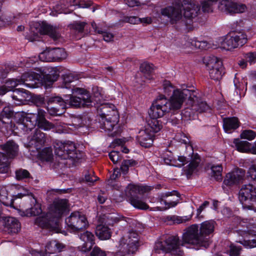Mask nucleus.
<instances>
[{
    "mask_svg": "<svg viewBox=\"0 0 256 256\" xmlns=\"http://www.w3.org/2000/svg\"><path fill=\"white\" fill-rule=\"evenodd\" d=\"M215 222L214 220H207L202 222L199 228L196 224L188 227L182 236L183 242L207 248L211 243L210 235L214 231Z\"/></svg>",
    "mask_w": 256,
    "mask_h": 256,
    "instance_id": "f257e3e1",
    "label": "nucleus"
},
{
    "mask_svg": "<svg viewBox=\"0 0 256 256\" xmlns=\"http://www.w3.org/2000/svg\"><path fill=\"white\" fill-rule=\"evenodd\" d=\"M68 206V200L66 199L54 200L48 212L36 218L35 224L42 228L60 232V218L66 211Z\"/></svg>",
    "mask_w": 256,
    "mask_h": 256,
    "instance_id": "f03ea898",
    "label": "nucleus"
},
{
    "mask_svg": "<svg viewBox=\"0 0 256 256\" xmlns=\"http://www.w3.org/2000/svg\"><path fill=\"white\" fill-rule=\"evenodd\" d=\"M68 206V200L66 199L54 200L48 212L36 218L35 224L42 228L60 232V218L66 211Z\"/></svg>",
    "mask_w": 256,
    "mask_h": 256,
    "instance_id": "7ed1b4c3",
    "label": "nucleus"
},
{
    "mask_svg": "<svg viewBox=\"0 0 256 256\" xmlns=\"http://www.w3.org/2000/svg\"><path fill=\"white\" fill-rule=\"evenodd\" d=\"M184 10V16L188 19L196 17L200 11V6L195 0H176L172 5L166 6L161 10L162 16H167L170 19L172 24H174L182 18V8Z\"/></svg>",
    "mask_w": 256,
    "mask_h": 256,
    "instance_id": "20e7f679",
    "label": "nucleus"
},
{
    "mask_svg": "<svg viewBox=\"0 0 256 256\" xmlns=\"http://www.w3.org/2000/svg\"><path fill=\"white\" fill-rule=\"evenodd\" d=\"M182 243L177 235H164L160 240L156 242L154 246L156 252L170 253L175 256H182L183 252L180 250Z\"/></svg>",
    "mask_w": 256,
    "mask_h": 256,
    "instance_id": "39448f33",
    "label": "nucleus"
},
{
    "mask_svg": "<svg viewBox=\"0 0 256 256\" xmlns=\"http://www.w3.org/2000/svg\"><path fill=\"white\" fill-rule=\"evenodd\" d=\"M152 187L148 186L129 184L126 190L128 200L136 208L146 210L149 208L148 205L141 199L138 195L150 192Z\"/></svg>",
    "mask_w": 256,
    "mask_h": 256,
    "instance_id": "423d86ee",
    "label": "nucleus"
},
{
    "mask_svg": "<svg viewBox=\"0 0 256 256\" xmlns=\"http://www.w3.org/2000/svg\"><path fill=\"white\" fill-rule=\"evenodd\" d=\"M139 238L138 232L133 230H130L119 242L116 256H126L133 254L138 250Z\"/></svg>",
    "mask_w": 256,
    "mask_h": 256,
    "instance_id": "0eeeda50",
    "label": "nucleus"
},
{
    "mask_svg": "<svg viewBox=\"0 0 256 256\" xmlns=\"http://www.w3.org/2000/svg\"><path fill=\"white\" fill-rule=\"evenodd\" d=\"M48 35L51 38L56 40L60 37V34L53 26L42 22L41 25L36 24L30 28V32L26 36V38L30 42L40 40V36Z\"/></svg>",
    "mask_w": 256,
    "mask_h": 256,
    "instance_id": "6e6552de",
    "label": "nucleus"
},
{
    "mask_svg": "<svg viewBox=\"0 0 256 256\" xmlns=\"http://www.w3.org/2000/svg\"><path fill=\"white\" fill-rule=\"evenodd\" d=\"M72 94L77 96L70 95L69 99H66V104L74 108L84 107L91 105L92 101L90 94L86 90L76 88L72 89Z\"/></svg>",
    "mask_w": 256,
    "mask_h": 256,
    "instance_id": "1a4fd4ad",
    "label": "nucleus"
},
{
    "mask_svg": "<svg viewBox=\"0 0 256 256\" xmlns=\"http://www.w3.org/2000/svg\"><path fill=\"white\" fill-rule=\"evenodd\" d=\"M238 198L244 209H256L252 206V202H256V188L252 184H245L242 186L239 192Z\"/></svg>",
    "mask_w": 256,
    "mask_h": 256,
    "instance_id": "9d476101",
    "label": "nucleus"
},
{
    "mask_svg": "<svg viewBox=\"0 0 256 256\" xmlns=\"http://www.w3.org/2000/svg\"><path fill=\"white\" fill-rule=\"evenodd\" d=\"M196 98L193 95L192 90L188 89H183L180 90L178 89L174 91V94L171 96L170 100L166 98L168 107H170V110L174 111L178 110L182 108V106L185 100L190 98Z\"/></svg>",
    "mask_w": 256,
    "mask_h": 256,
    "instance_id": "9b49d317",
    "label": "nucleus"
},
{
    "mask_svg": "<svg viewBox=\"0 0 256 256\" xmlns=\"http://www.w3.org/2000/svg\"><path fill=\"white\" fill-rule=\"evenodd\" d=\"M246 35L242 32H232L228 34L222 42V48L230 50L242 46L247 42Z\"/></svg>",
    "mask_w": 256,
    "mask_h": 256,
    "instance_id": "f8f14e48",
    "label": "nucleus"
},
{
    "mask_svg": "<svg viewBox=\"0 0 256 256\" xmlns=\"http://www.w3.org/2000/svg\"><path fill=\"white\" fill-rule=\"evenodd\" d=\"M65 222L69 230L74 232L86 228L88 223L86 216L79 212H74L66 218Z\"/></svg>",
    "mask_w": 256,
    "mask_h": 256,
    "instance_id": "ddd939ff",
    "label": "nucleus"
},
{
    "mask_svg": "<svg viewBox=\"0 0 256 256\" xmlns=\"http://www.w3.org/2000/svg\"><path fill=\"white\" fill-rule=\"evenodd\" d=\"M166 98L164 95L159 96L152 104L148 113L150 118H159L170 112Z\"/></svg>",
    "mask_w": 256,
    "mask_h": 256,
    "instance_id": "4468645a",
    "label": "nucleus"
},
{
    "mask_svg": "<svg viewBox=\"0 0 256 256\" xmlns=\"http://www.w3.org/2000/svg\"><path fill=\"white\" fill-rule=\"evenodd\" d=\"M47 110L50 115H60L65 112L66 99L56 95L46 96Z\"/></svg>",
    "mask_w": 256,
    "mask_h": 256,
    "instance_id": "2eb2a0df",
    "label": "nucleus"
},
{
    "mask_svg": "<svg viewBox=\"0 0 256 256\" xmlns=\"http://www.w3.org/2000/svg\"><path fill=\"white\" fill-rule=\"evenodd\" d=\"M218 9L226 14L242 13L246 9L244 4L236 2L231 0H222L218 6Z\"/></svg>",
    "mask_w": 256,
    "mask_h": 256,
    "instance_id": "dca6fc26",
    "label": "nucleus"
},
{
    "mask_svg": "<svg viewBox=\"0 0 256 256\" xmlns=\"http://www.w3.org/2000/svg\"><path fill=\"white\" fill-rule=\"evenodd\" d=\"M55 153L62 159H74L77 158L75 144L70 141H66L62 144Z\"/></svg>",
    "mask_w": 256,
    "mask_h": 256,
    "instance_id": "f3484780",
    "label": "nucleus"
},
{
    "mask_svg": "<svg viewBox=\"0 0 256 256\" xmlns=\"http://www.w3.org/2000/svg\"><path fill=\"white\" fill-rule=\"evenodd\" d=\"M246 174L244 170L236 168L232 172L227 174L224 178L223 184L228 186L237 185L242 182Z\"/></svg>",
    "mask_w": 256,
    "mask_h": 256,
    "instance_id": "a211bd4d",
    "label": "nucleus"
},
{
    "mask_svg": "<svg viewBox=\"0 0 256 256\" xmlns=\"http://www.w3.org/2000/svg\"><path fill=\"white\" fill-rule=\"evenodd\" d=\"M42 84L46 87H50L58 80L60 72L57 68H45L41 71Z\"/></svg>",
    "mask_w": 256,
    "mask_h": 256,
    "instance_id": "6ab92c4d",
    "label": "nucleus"
},
{
    "mask_svg": "<svg viewBox=\"0 0 256 256\" xmlns=\"http://www.w3.org/2000/svg\"><path fill=\"white\" fill-rule=\"evenodd\" d=\"M6 232L10 234L18 233L20 229V224L14 218L7 216L2 218L0 221Z\"/></svg>",
    "mask_w": 256,
    "mask_h": 256,
    "instance_id": "aec40b11",
    "label": "nucleus"
},
{
    "mask_svg": "<svg viewBox=\"0 0 256 256\" xmlns=\"http://www.w3.org/2000/svg\"><path fill=\"white\" fill-rule=\"evenodd\" d=\"M180 197V193L176 190L166 192L160 194V199L162 203H164L166 208H169L175 206L178 202Z\"/></svg>",
    "mask_w": 256,
    "mask_h": 256,
    "instance_id": "412c9836",
    "label": "nucleus"
},
{
    "mask_svg": "<svg viewBox=\"0 0 256 256\" xmlns=\"http://www.w3.org/2000/svg\"><path fill=\"white\" fill-rule=\"evenodd\" d=\"M35 118L36 124L38 126V128H41L44 130H49L54 128V124L50 122L46 118V112L40 109H38L36 114L32 115Z\"/></svg>",
    "mask_w": 256,
    "mask_h": 256,
    "instance_id": "4be33fe9",
    "label": "nucleus"
},
{
    "mask_svg": "<svg viewBox=\"0 0 256 256\" xmlns=\"http://www.w3.org/2000/svg\"><path fill=\"white\" fill-rule=\"evenodd\" d=\"M200 162L201 158L198 154H196L192 156L190 164L184 168V174L188 179L190 178L194 174L198 172Z\"/></svg>",
    "mask_w": 256,
    "mask_h": 256,
    "instance_id": "5701e85b",
    "label": "nucleus"
},
{
    "mask_svg": "<svg viewBox=\"0 0 256 256\" xmlns=\"http://www.w3.org/2000/svg\"><path fill=\"white\" fill-rule=\"evenodd\" d=\"M193 95L196 96V98H190L188 100V104H193V109L199 113L204 112H208L210 110V106L207 103L202 101L201 99L197 96L196 92L194 90H191Z\"/></svg>",
    "mask_w": 256,
    "mask_h": 256,
    "instance_id": "b1692460",
    "label": "nucleus"
},
{
    "mask_svg": "<svg viewBox=\"0 0 256 256\" xmlns=\"http://www.w3.org/2000/svg\"><path fill=\"white\" fill-rule=\"evenodd\" d=\"M154 134L149 132L148 128L144 130H140L137 136L138 142L140 144L145 148L150 147L154 142Z\"/></svg>",
    "mask_w": 256,
    "mask_h": 256,
    "instance_id": "393cba45",
    "label": "nucleus"
},
{
    "mask_svg": "<svg viewBox=\"0 0 256 256\" xmlns=\"http://www.w3.org/2000/svg\"><path fill=\"white\" fill-rule=\"evenodd\" d=\"M80 238L84 243L82 248V250L84 252L90 251L95 244V236L89 231H86L79 235Z\"/></svg>",
    "mask_w": 256,
    "mask_h": 256,
    "instance_id": "a878e982",
    "label": "nucleus"
},
{
    "mask_svg": "<svg viewBox=\"0 0 256 256\" xmlns=\"http://www.w3.org/2000/svg\"><path fill=\"white\" fill-rule=\"evenodd\" d=\"M100 117L112 118L113 120H119V114L115 106L112 104H106L100 109Z\"/></svg>",
    "mask_w": 256,
    "mask_h": 256,
    "instance_id": "bb28decb",
    "label": "nucleus"
},
{
    "mask_svg": "<svg viewBox=\"0 0 256 256\" xmlns=\"http://www.w3.org/2000/svg\"><path fill=\"white\" fill-rule=\"evenodd\" d=\"M30 206L26 210V215L28 216H36L42 213L41 205L33 194L28 196Z\"/></svg>",
    "mask_w": 256,
    "mask_h": 256,
    "instance_id": "cd10ccee",
    "label": "nucleus"
},
{
    "mask_svg": "<svg viewBox=\"0 0 256 256\" xmlns=\"http://www.w3.org/2000/svg\"><path fill=\"white\" fill-rule=\"evenodd\" d=\"M0 148L6 152V156L10 158H14L18 154V146L13 140H9L5 144L0 145Z\"/></svg>",
    "mask_w": 256,
    "mask_h": 256,
    "instance_id": "c85d7f7f",
    "label": "nucleus"
},
{
    "mask_svg": "<svg viewBox=\"0 0 256 256\" xmlns=\"http://www.w3.org/2000/svg\"><path fill=\"white\" fill-rule=\"evenodd\" d=\"M206 168L208 170H210V172L209 173V174L211 178H214L218 182L222 181V164H218L216 165L209 163L206 165Z\"/></svg>",
    "mask_w": 256,
    "mask_h": 256,
    "instance_id": "c756f323",
    "label": "nucleus"
},
{
    "mask_svg": "<svg viewBox=\"0 0 256 256\" xmlns=\"http://www.w3.org/2000/svg\"><path fill=\"white\" fill-rule=\"evenodd\" d=\"M65 245L57 240H52L48 242L46 246V254H57L62 250Z\"/></svg>",
    "mask_w": 256,
    "mask_h": 256,
    "instance_id": "7c9ffc66",
    "label": "nucleus"
},
{
    "mask_svg": "<svg viewBox=\"0 0 256 256\" xmlns=\"http://www.w3.org/2000/svg\"><path fill=\"white\" fill-rule=\"evenodd\" d=\"M32 77V76H30L28 74H25L22 75V78L20 79H10L8 80L6 82V84L8 88L11 89V90H12L14 88L16 87L18 84H22L27 85L30 87H32L34 85L33 84H30L26 82L28 81V78H29L30 80Z\"/></svg>",
    "mask_w": 256,
    "mask_h": 256,
    "instance_id": "2f4dec72",
    "label": "nucleus"
},
{
    "mask_svg": "<svg viewBox=\"0 0 256 256\" xmlns=\"http://www.w3.org/2000/svg\"><path fill=\"white\" fill-rule=\"evenodd\" d=\"M223 127L227 132H230L232 130H234L240 126V122L236 117L224 118L223 120Z\"/></svg>",
    "mask_w": 256,
    "mask_h": 256,
    "instance_id": "473e14b6",
    "label": "nucleus"
},
{
    "mask_svg": "<svg viewBox=\"0 0 256 256\" xmlns=\"http://www.w3.org/2000/svg\"><path fill=\"white\" fill-rule=\"evenodd\" d=\"M119 120H113L112 118L100 117L99 120L100 128L105 132H111Z\"/></svg>",
    "mask_w": 256,
    "mask_h": 256,
    "instance_id": "72a5a7b5",
    "label": "nucleus"
},
{
    "mask_svg": "<svg viewBox=\"0 0 256 256\" xmlns=\"http://www.w3.org/2000/svg\"><path fill=\"white\" fill-rule=\"evenodd\" d=\"M154 66L148 62H144L140 64V70L144 74L145 79L150 80L154 78Z\"/></svg>",
    "mask_w": 256,
    "mask_h": 256,
    "instance_id": "f704fd0d",
    "label": "nucleus"
},
{
    "mask_svg": "<svg viewBox=\"0 0 256 256\" xmlns=\"http://www.w3.org/2000/svg\"><path fill=\"white\" fill-rule=\"evenodd\" d=\"M34 118L32 116H27L23 118L22 122L18 124V128L23 130L25 133H29L34 128L36 124V122L32 121V119Z\"/></svg>",
    "mask_w": 256,
    "mask_h": 256,
    "instance_id": "c9c22d12",
    "label": "nucleus"
},
{
    "mask_svg": "<svg viewBox=\"0 0 256 256\" xmlns=\"http://www.w3.org/2000/svg\"><path fill=\"white\" fill-rule=\"evenodd\" d=\"M96 234L100 240H106L111 237L112 232L108 226L100 224L96 228Z\"/></svg>",
    "mask_w": 256,
    "mask_h": 256,
    "instance_id": "e433bc0d",
    "label": "nucleus"
},
{
    "mask_svg": "<svg viewBox=\"0 0 256 256\" xmlns=\"http://www.w3.org/2000/svg\"><path fill=\"white\" fill-rule=\"evenodd\" d=\"M9 159L4 153L0 152V174H10V170Z\"/></svg>",
    "mask_w": 256,
    "mask_h": 256,
    "instance_id": "4c0bfd02",
    "label": "nucleus"
},
{
    "mask_svg": "<svg viewBox=\"0 0 256 256\" xmlns=\"http://www.w3.org/2000/svg\"><path fill=\"white\" fill-rule=\"evenodd\" d=\"M32 141H34L36 148H40L46 142V134L38 129H36Z\"/></svg>",
    "mask_w": 256,
    "mask_h": 256,
    "instance_id": "58836bf2",
    "label": "nucleus"
},
{
    "mask_svg": "<svg viewBox=\"0 0 256 256\" xmlns=\"http://www.w3.org/2000/svg\"><path fill=\"white\" fill-rule=\"evenodd\" d=\"M204 63L206 64L208 70L217 68H221L222 66L221 60L214 56L204 58Z\"/></svg>",
    "mask_w": 256,
    "mask_h": 256,
    "instance_id": "ea45409f",
    "label": "nucleus"
},
{
    "mask_svg": "<svg viewBox=\"0 0 256 256\" xmlns=\"http://www.w3.org/2000/svg\"><path fill=\"white\" fill-rule=\"evenodd\" d=\"M148 121V124L150 128L149 132L153 134L160 132L162 128V122L158 118H150Z\"/></svg>",
    "mask_w": 256,
    "mask_h": 256,
    "instance_id": "a19ab883",
    "label": "nucleus"
},
{
    "mask_svg": "<svg viewBox=\"0 0 256 256\" xmlns=\"http://www.w3.org/2000/svg\"><path fill=\"white\" fill-rule=\"evenodd\" d=\"M50 56L52 59V62H54L65 58L66 54L64 48H50Z\"/></svg>",
    "mask_w": 256,
    "mask_h": 256,
    "instance_id": "79ce46f5",
    "label": "nucleus"
},
{
    "mask_svg": "<svg viewBox=\"0 0 256 256\" xmlns=\"http://www.w3.org/2000/svg\"><path fill=\"white\" fill-rule=\"evenodd\" d=\"M13 92L14 94L12 95V98L19 102L17 104H18L26 100L28 95L27 90L24 88H16L13 90Z\"/></svg>",
    "mask_w": 256,
    "mask_h": 256,
    "instance_id": "37998d69",
    "label": "nucleus"
},
{
    "mask_svg": "<svg viewBox=\"0 0 256 256\" xmlns=\"http://www.w3.org/2000/svg\"><path fill=\"white\" fill-rule=\"evenodd\" d=\"M14 115V111L12 108L10 106H5L0 114V122L3 124H8V122H6L4 119L6 118L9 120Z\"/></svg>",
    "mask_w": 256,
    "mask_h": 256,
    "instance_id": "c03bdc74",
    "label": "nucleus"
},
{
    "mask_svg": "<svg viewBox=\"0 0 256 256\" xmlns=\"http://www.w3.org/2000/svg\"><path fill=\"white\" fill-rule=\"evenodd\" d=\"M0 201L6 206L14 207V200L11 196L10 198L8 197V192L4 189L0 190Z\"/></svg>",
    "mask_w": 256,
    "mask_h": 256,
    "instance_id": "a18cd8bd",
    "label": "nucleus"
},
{
    "mask_svg": "<svg viewBox=\"0 0 256 256\" xmlns=\"http://www.w3.org/2000/svg\"><path fill=\"white\" fill-rule=\"evenodd\" d=\"M138 164V162L133 159L124 160L122 162L120 170L124 174H126L128 172L130 167L134 166Z\"/></svg>",
    "mask_w": 256,
    "mask_h": 256,
    "instance_id": "49530a36",
    "label": "nucleus"
},
{
    "mask_svg": "<svg viewBox=\"0 0 256 256\" xmlns=\"http://www.w3.org/2000/svg\"><path fill=\"white\" fill-rule=\"evenodd\" d=\"M192 217V215L184 216H168L166 218L168 221H171L173 224H180L183 222H186L190 220Z\"/></svg>",
    "mask_w": 256,
    "mask_h": 256,
    "instance_id": "de8ad7c7",
    "label": "nucleus"
},
{
    "mask_svg": "<svg viewBox=\"0 0 256 256\" xmlns=\"http://www.w3.org/2000/svg\"><path fill=\"white\" fill-rule=\"evenodd\" d=\"M16 178L18 180L32 179V177L28 170L25 169L19 168L15 172Z\"/></svg>",
    "mask_w": 256,
    "mask_h": 256,
    "instance_id": "09e8293b",
    "label": "nucleus"
},
{
    "mask_svg": "<svg viewBox=\"0 0 256 256\" xmlns=\"http://www.w3.org/2000/svg\"><path fill=\"white\" fill-rule=\"evenodd\" d=\"M218 0H206L202 3V9L204 12H213V6L216 4Z\"/></svg>",
    "mask_w": 256,
    "mask_h": 256,
    "instance_id": "8fccbe9b",
    "label": "nucleus"
},
{
    "mask_svg": "<svg viewBox=\"0 0 256 256\" xmlns=\"http://www.w3.org/2000/svg\"><path fill=\"white\" fill-rule=\"evenodd\" d=\"M186 104L188 106L182 110V114L183 116L186 118H188L189 119L192 118L196 111H195L193 109V104H188V101Z\"/></svg>",
    "mask_w": 256,
    "mask_h": 256,
    "instance_id": "3c124183",
    "label": "nucleus"
},
{
    "mask_svg": "<svg viewBox=\"0 0 256 256\" xmlns=\"http://www.w3.org/2000/svg\"><path fill=\"white\" fill-rule=\"evenodd\" d=\"M223 68H217L212 70H209V75L210 78L215 80H218L222 77Z\"/></svg>",
    "mask_w": 256,
    "mask_h": 256,
    "instance_id": "603ef678",
    "label": "nucleus"
},
{
    "mask_svg": "<svg viewBox=\"0 0 256 256\" xmlns=\"http://www.w3.org/2000/svg\"><path fill=\"white\" fill-rule=\"evenodd\" d=\"M75 78L71 74H66L63 76L62 87L66 88H73L74 85L71 84L74 82Z\"/></svg>",
    "mask_w": 256,
    "mask_h": 256,
    "instance_id": "864d4df0",
    "label": "nucleus"
},
{
    "mask_svg": "<svg viewBox=\"0 0 256 256\" xmlns=\"http://www.w3.org/2000/svg\"><path fill=\"white\" fill-rule=\"evenodd\" d=\"M40 156L43 160L51 161L53 157L52 149L50 148H44L40 154Z\"/></svg>",
    "mask_w": 256,
    "mask_h": 256,
    "instance_id": "5fc2aeb1",
    "label": "nucleus"
},
{
    "mask_svg": "<svg viewBox=\"0 0 256 256\" xmlns=\"http://www.w3.org/2000/svg\"><path fill=\"white\" fill-rule=\"evenodd\" d=\"M110 160L114 164L120 162L122 159V154L118 151L112 150L108 154Z\"/></svg>",
    "mask_w": 256,
    "mask_h": 256,
    "instance_id": "6e6d98bb",
    "label": "nucleus"
},
{
    "mask_svg": "<svg viewBox=\"0 0 256 256\" xmlns=\"http://www.w3.org/2000/svg\"><path fill=\"white\" fill-rule=\"evenodd\" d=\"M256 136V132L252 130H244L240 134L242 138L247 139L248 140H254Z\"/></svg>",
    "mask_w": 256,
    "mask_h": 256,
    "instance_id": "4d7b16f0",
    "label": "nucleus"
},
{
    "mask_svg": "<svg viewBox=\"0 0 256 256\" xmlns=\"http://www.w3.org/2000/svg\"><path fill=\"white\" fill-rule=\"evenodd\" d=\"M192 46L200 50H206L208 48V44L206 41H199L195 39L192 40L190 42Z\"/></svg>",
    "mask_w": 256,
    "mask_h": 256,
    "instance_id": "13d9d810",
    "label": "nucleus"
},
{
    "mask_svg": "<svg viewBox=\"0 0 256 256\" xmlns=\"http://www.w3.org/2000/svg\"><path fill=\"white\" fill-rule=\"evenodd\" d=\"M39 58L42 62H52V59L51 56H50V48H46V50L40 53Z\"/></svg>",
    "mask_w": 256,
    "mask_h": 256,
    "instance_id": "bf43d9fd",
    "label": "nucleus"
},
{
    "mask_svg": "<svg viewBox=\"0 0 256 256\" xmlns=\"http://www.w3.org/2000/svg\"><path fill=\"white\" fill-rule=\"evenodd\" d=\"M164 90L165 94L170 96L172 92L174 94V91L176 90L174 89V86L168 80H165L163 82Z\"/></svg>",
    "mask_w": 256,
    "mask_h": 256,
    "instance_id": "052dcab7",
    "label": "nucleus"
},
{
    "mask_svg": "<svg viewBox=\"0 0 256 256\" xmlns=\"http://www.w3.org/2000/svg\"><path fill=\"white\" fill-rule=\"evenodd\" d=\"M240 242L246 248H253L256 247V235L254 238L252 240H246L240 241Z\"/></svg>",
    "mask_w": 256,
    "mask_h": 256,
    "instance_id": "680f3d73",
    "label": "nucleus"
},
{
    "mask_svg": "<svg viewBox=\"0 0 256 256\" xmlns=\"http://www.w3.org/2000/svg\"><path fill=\"white\" fill-rule=\"evenodd\" d=\"M149 2V0H126V3L130 7H134V6H138L140 4H146Z\"/></svg>",
    "mask_w": 256,
    "mask_h": 256,
    "instance_id": "e2e57ef3",
    "label": "nucleus"
},
{
    "mask_svg": "<svg viewBox=\"0 0 256 256\" xmlns=\"http://www.w3.org/2000/svg\"><path fill=\"white\" fill-rule=\"evenodd\" d=\"M250 144L247 141H240L236 143V146L238 151L244 152L250 148Z\"/></svg>",
    "mask_w": 256,
    "mask_h": 256,
    "instance_id": "0e129e2a",
    "label": "nucleus"
},
{
    "mask_svg": "<svg viewBox=\"0 0 256 256\" xmlns=\"http://www.w3.org/2000/svg\"><path fill=\"white\" fill-rule=\"evenodd\" d=\"M86 25L84 22H75L71 24V28L78 32H82Z\"/></svg>",
    "mask_w": 256,
    "mask_h": 256,
    "instance_id": "69168bd1",
    "label": "nucleus"
},
{
    "mask_svg": "<svg viewBox=\"0 0 256 256\" xmlns=\"http://www.w3.org/2000/svg\"><path fill=\"white\" fill-rule=\"evenodd\" d=\"M90 256H106V254L105 251L95 246L90 252Z\"/></svg>",
    "mask_w": 256,
    "mask_h": 256,
    "instance_id": "338daca9",
    "label": "nucleus"
},
{
    "mask_svg": "<svg viewBox=\"0 0 256 256\" xmlns=\"http://www.w3.org/2000/svg\"><path fill=\"white\" fill-rule=\"evenodd\" d=\"M33 100L36 106H40L45 104L46 100L41 96H36L34 98Z\"/></svg>",
    "mask_w": 256,
    "mask_h": 256,
    "instance_id": "774afa93",
    "label": "nucleus"
}]
</instances>
